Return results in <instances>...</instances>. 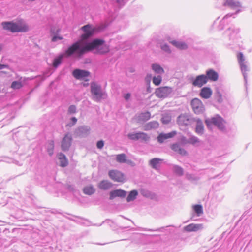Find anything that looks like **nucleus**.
<instances>
[{
    "instance_id": "obj_1",
    "label": "nucleus",
    "mask_w": 252,
    "mask_h": 252,
    "mask_svg": "<svg viewBox=\"0 0 252 252\" xmlns=\"http://www.w3.org/2000/svg\"><path fill=\"white\" fill-rule=\"evenodd\" d=\"M80 30L83 32L80 36L81 39L73 43L65 50L67 57L80 58L86 53L94 50L100 54H104L109 51L108 46L103 39L96 38L91 41H88L97 32L96 28L88 24L82 26Z\"/></svg>"
},
{
    "instance_id": "obj_2",
    "label": "nucleus",
    "mask_w": 252,
    "mask_h": 252,
    "mask_svg": "<svg viewBox=\"0 0 252 252\" xmlns=\"http://www.w3.org/2000/svg\"><path fill=\"white\" fill-rule=\"evenodd\" d=\"M3 29L14 32H25L29 31L28 26L26 24H17L12 21L3 22L1 23Z\"/></svg>"
},
{
    "instance_id": "obj_3",
    "label": "nucleus",
    "mask_w": 252,
    "mask_h": 252,
    "mask_svg": "<svg viewBox=\"0 0 252 252\" xmlns=\"http://www.w3.org/2000/svg\"><path fill=\"white\" fill-rule=\"evenodd\" d=\"M224 123V120L219 115H216L214 117L207 118L205 120V123L207 127L210 130H212L213 126H214L219 130L223 131L225 129Z\"/></svg>"
},
{
    "instance_id": "obj_4",
    "label": "nucleus",
    "mask_w": 252,
    "mask_h": 252,
    "mask_svg": "<svg viewBox=\"0 0 252 252\" xmlns=\"http://www.w3.org/2000/svg\"><path fill=\"white\" fill-rule=\"evenodd\" d=\"M91 92L93 100L96 102H99L107 97L106 92L102 90L100 85L95 82L91 84Z\"/></svg>"
},
{
    "instance_id": "obj_5",
    "label": "nucleus",
    "mask_w": 252,
    "mask_h": 252,
    "mask_svg": "<svg viewBox=\"0 0 252 252\" xmlns=\"http://www.w3.org/2000/svg\"><path fill=\"white\" fill-rule=\"evenodd\" d=\"M177 123L181 130L188 133L189 115L188 114H181L178 116Z\"/></svg>"
},
{
    "instance_id": "obj_6",
    "label": "nucleus",
    "mask_w": 252,
    "mask_h": 252,
    "mask_svg": "<svg viewBox=\"0 0 252 252\" xmlns=\"http://www.w3.org/2000/svg\"><path fill=\"white\" fill-rule=\"evenodd\" d=\"M203 214V206L201 204H195L192 206V213L190 217V221L198 220L197 218L201 217Z\"/></svg>"
},
{
    "instance_id": "obj_7",
    "label": "nucleus",
    "mask_w": 252,
    "mask_h": 252,
    "mask_svg": "<svg viewBox=\"0 0 252 252\" xmlns=\"http://www.w3.org/2000/svg\"><path fill=\"white\" fill-rule=\"evenodd\" d=\"M223 6L232 10H235L236 12L233 14H237L240 11L241 7L240 2L238 0H224Z\"/></svg>"
},
{
    "instance_id": "obj_8",
    "label": "nucleus",
    "mask_w": 252,
    "mask_h": 252,
    "mask_svg": "<svg viewBox=\"0 0 252 252\" xmlns=\"http://www.w3.org/2000/svg\"><path fill=\"white\" fill-rule=\"evenodd\" d=\"M127 137L132 140H140L141 141L146 142L150 140L148 135L143 132L129 133L127 134Z\"/></svg>"
},
{
    "instance_id": "obj_9",
    "label": "nucleus",
    "mask_w": 252,
    "mask_h": 252,
    "mask_svg": "<svg viewBox=\"0 0 252 252\" xmlns=\"http://www.w3.org/2000/svg\"><path fill=\"white\" fill-rule=\"evenodd\" d=\"M173 92L171 87L167 86L157 88L155 91L156 95L159 98H166L168 97Z\"/></svg>"
},
{
    "instance_id": "obj_10",
    "label": "nucleus",
    "mask_w": 252,
    "mask_h": 252,
    "mask_svg": "<svg viewBox=\"0 0 252 252\" xmlns=\"http://www.w3.org/2000/svg\"><path fill=\"white\" fill-rule=\"evenodd\" d=\"M190 105L194 113L196 114H202L204 111V105L200 100L198 98L193 99Z\"/></svg>"
},
{
    "instance_id": "obj_11",
    "label": "nucleus",
    "mask_w": 252,
    "mask_h": 252,
    "mask_svg": "<svg viewBox=\"0 0 252 252\" xmlns=\"http://www.w3.org/2000/svg\"><path fill=\"white\" fill-rule=\"evenodd\" d=\"M204 53V50L200 47L194 45L190 46V56H191L195 60L199 59Z\"/></svg>"
},
{
    "instance_id": "obj_12",
    "label": "nucleus",
    "mask_w": 252,
    "mask_h": 252,
    "mask_svg": "<svg viewBox=\"0 0 252 252\" xmlns=\"http://www.w3.org/2000/svg\"><path fill=\"white\" fill-rule=\"evenodd\" d=\"M109 177L114 181L123 182L125 180L124 175L117 170H111L108 172Z\"/></svg>"
},
{
    "instance_id": "obj_13",
    "label": "nucleus",
    "mask_w": 252,
    "mask_h": 252,
    "mask_svg": "<svg viewBox=\"0 0 252 252\" xmlns=\"http://www.w3.org/2000/svg\"><path fill=\"white\" fill-rule=\"evenodd\" d=\"M90 131V127L89 126H80L75 130L74 134L77 137H85L89 135Z\"/></svg>"
},
{
    "instance_id": "obj_14",
    "label": "nucleus",
    "mask_w": 252,
    "mask_h": 252,
    "mask_svg": "<svg viewBox=\"0 0 252 252\" xmlns=\"http://www.w3.org/2000/svg\"><path fill=\"white\" fill-rule=\"evenodd\" d=\"M72 74L77 79L86 80V78L89 76L90 72L87 70L76 69L73 70Z\"/></svg>"
},
{
    "instance_id": "obj_15",
    "label": "nucleus",
    "mask_w": 252,
    "mask_h": 252,
    "mask_svg": "<svg viewBox=\"0 0 252 252\" xmlns=\"http://www.w3.org/2000/svg\"><path fill=\"white\" fill-rule=\"evenodd\" d=\"M72 138L71 134L67 133L63 138L61 148L63 151H67L69 150L72 142Z\"/></svg>"
},
{
    "instance_id": "obj_16",
    "label": "nucleus",
    "mask_w": 252,
    "mask_h": 252,
    "mask_svg": "<svg viewBox=\"0 0 252 252\" xmlns=\"http://www.w3.org/2000/svg\"><path fill=\"white\" fill-rule=\"evenodd\" d=\"M207 82V78L204 74L198 75L192 81V84L194 86L202 87Z\"/></svg>"
},
{
    "instance_id": "obj_17",
    "label": "nucleus",
    "mask_w": 252,
    "mask_h": 252,
    "mask_svg": "<svg viewBox=\"0 0 252 252\" xmlns=\"http://www.w3.org/2000/svg\"><path fill=\"white\" fill-rule=\"evenodd\" d=\"M176 134L177 132L176 131H172L168 133H161L158 135L157 140L158 143L161 144L163 143L165 140L169 138H173Z\"/></svg>"
},
{
    "instance_id": "obj_18",
    "label": "nucleus",
    "mask_w": 252,
    "mask_h": 252,
    "mask_svg": "<svg viewBox=\"0 0 252 252\" xmlns=\"http://www.w3.org/2000/svg\"><path fill=\"white\" fill-rule=\"evenodd\" d=\"M126 195V191L121 189L112 190L109 193V199L113 200L116 197H125Z\"/></svg>"
},
{
    "instance_id": "obj_19",
    "label": "nucleus",
    "mask_w": 252,
    "mask_h": 252,
    "mask_svg": "<svg viewBox=\"0 0 252 252\" xmlns=\"http://www.w3.org/2000/svg\"><path fill=\"white\" fill-rule=\"evenodd\" d=\"M196 122L195 132L199 135H202L204 132V126L202 120L199 118L194 119Z\"/></svg>"
},
{
    "instance_id": "obj_20",
    "label": "nucleus",
    "mask_w": 252,
    "mask_h": 252,
    "mask_svg": "<svg viewBox=\"0 0 252 252\" xmlns=\"http://www.w3.org/2000/svg\"><path fill=\"white\" fill-rule=\"evenodd\" d=\"M205 76L207 78V81H216L219 78L218 73L213 69H209L206 70Z\"/></svg>"
},
{
    "instance_id": "obj_21",
    "label": "nucleus",
    "mask_w": 252,
    "mask_h": 252,
    "mask_svg": "<svg viewBox=\"0 0 252 252\" xmlns=\"http://www.w3.org/2000/svg\"><path fill=\"white\" fill-rule=\"evenodd\" d=\"M97 187L101 190H106L113 187V184L108 180H103L98 184Z\"/></svg>"
},
{
    "instance_id": "obj_22",
    "label": "nucleus",
    "mask_w": 252,
    "mask_h": 252,
    "mask_svg": "<svg viewBox=\"0 0 252 252\" xmlns=\"http://www.w3.org/2000/svg\"><path fill=\"white\" fill-rule=\"evenodd\" d=\"M168 41L174 46L179 49L184 50L187 49L188 47L187 45L183 41L173 40L170 38L168 39Z\"/></svg>"
},
{
    "instance_id": "obj_23",
    "label": "nucleus",
    "mask_w": 252,
    "mask_h": 252,
    "mask_svg": "<svg viewBox=\"0 0 252 252\" xmlns=\"http://www.w3.org/2000/svg\"><path fill=\"white\" fill-rule=\"evenodd\" d=\"M183 147V144L177 143L172 145L171 149L175 152L181 155H185L187 152Z\"/></svg>"
},
{
    "instance_id": "obj_24",
    "label": "nucleus",
    "mask_w": 252,
    "mask_h": 252,
    "mask_svg": "<svg viewBox=\"0 0 252 252\" xmlns=\"http://www.w3.org/2000/svg\"><path fill=\"white\" fill-rule=\"evenodd\" d=\"M212 94V91L210 88L204 87L201 89L200 95L202 98L208 99L210 97Z\"/></svg>"
},
{
    "instance_id": "obj_25",
    "label": "nucleus",
    "mask_w": 252,
    "mask_h": 252,
    "mask_svg": "<svg viewBox=\"0 0 252 252\" xmlns=\"http://www.w3.org/2000/svg\"><path fill=\"white\" fill-rule=\"evenodd\" d=\"M60 32L59 29L55 30L53 27H51L50 29L51 36L52 37V41L56 42L58 40L63 39V37L59 34Z\"/></svg>"
},
{
    "instance_id": "obj_26",
    "label": "nucleus",
    "mask_w": 252,
    "mask_h": 252,
    "mask_svg": "<svg viewBox=\"0 0 252 252\" xmlns=\"http://www.w3.org/2000/svg\"><path fill=\"white\" fill-rule=\"evenodd\" d=\"M239 32V29L235 28L234 26H232L228 28L226 31L227 34H228L230 39H234L237 34Z\"/></svg>"
},
{
    "instance_id": "obj_27",
    "label": "nucleus",
    "mask_w": 252,
    "mask_h": 252,
    "mask_svg": "<svg viewBox=\"0 0 252 252\" xmlns=\"http://www.w3.org/2000/svg\"><path fill=\"white\" fill-rule=\"evenodd\" d=\"M65 56L66 57H68L65 54V52L64 54H60L59 56L56 57L53 62V66L55 68L58 67L62 63V61L64 58V57Z\"/></svg>"
},
{
    "instance_id": "obj_28",
    "label": "nucleus",
    "mask_w": 252,
    "mask_h": 252,
    "mask_svg": "<svg viewBox=\"0 0 252 252\" xmlns=\"http://www.w3.org/2000/svg\"><path fill=\"white\" fill-rule=\"evenodd\" d=\"M204 229V225L202 223H190V232H200Z\"/></svg>"
},
{
    "instance_id": "obj_29",
    "label": "nucleus",
    "mask_w": 252,
    "mask_h": 252,
    "mask_svg": "<svg viewBox=\"0 0 252 252\" xmlns=\"http://www.w3.org/2000/svg\"><path fill=\"white\" fill-rule=\"evenodd\" d=\"M233 14H228L226 15L223 19L220 21V24L218 27L219 30H222L224 29V26L226 24L228 23L227 19L231 17Z\"/></svg>"
},
{
    "instance_id": "obj_30",
    "label": "nucleus",
    "mask_w": 252,
    "mask_h": 252,
    "mask_svg": "<svg viewBox=\"0 0 252 252\" xmlns=\"http://www.w3.org/2000/svg\"><path fill=\"white\" fill-rule=\"evenodd\" d=\"M58 158L60 161L61 166L64 167L68 165V160L64 154L60 153L58 155Z\"/></svg>"
},
{
    "instance_id": "obj_31",
    "label": "nucleus",
    "mask_w": 252,
    "mask_h": 252,
    "mask_svg": "<svg viewBox=\"0 0 252 252\" xmlns=\"http://www.w3.org/2000/svg\"><path fill=\"white\" fill-rule=\"evenodd\" d=\"M162 160L159 158H153L149 161V165L155 169H157L160 165V162Z\"/></svg>"
},
{
    "instance_id": "obj_32",
    "label": "nucleus",
    "mask_w": 252,
    "mask_h": 252,
    "mask_svg": "<svg viewBox=\"0 0 252 252\" xmlns=\"http://www.w3.org/2000/svg\"><path fill=\"white\" fill-rule=\"evenodd\" d=\"M152 68L156 73L159 75H161L164 72L163 68L159 64L157 63L152 64Z\"/></svg>"
},
{
    "instance_id": "obj_33",
    "label": "nucleus",
    "mask_w": 252,
    "mask_h": 252,
    "mask_svg": "<svg viewBox=\"0 0 252 252\" xmlns=\"http://www.w3.org/2000/svg\"><path fill=\"white\" fill-rule=\"evenodd\" d=\"M241 72L243 74V76L244 77V79L245 82V84L247 83V72H248L249 71V67L246 64V63H241L240 64Z\"/></svg>"
},
{
    "instance_id": "obj_34",
    "label": "nucleus",
    "mask_w": 252,
    "mask_h": 252,
    "mask_svg": "<svg viewBox=\"0 0 252 252\" xmlns=\"http://www.w3.org/2000/svg\"><path fill=\"white\" fill-rule=\"evenodd\" d=\"M138 194V192L137 190L134 189L130 191L126 198L127 202H130L134 200L136 198Z\"/></svg>"
},
{
    "instance_id": "obj_35",
    "label": "nucleus",
    "mask_w": 252,
    "mask_h": 252,
    "mask_svg": "<svg viewBox=\"0 0 252 252\" xmlns=\"http://www.w3.org/2000/svg\"><path fill=\"white\" fill-rule=\"evenodd\" d=\"M159 126L158 123L156 121H151L148 123L145 126V129L147 130L151 129H156Z\"/></svg>"
},
{
    "instance_id": "obj_36",
    "label": "nucleus",
    "mask_w": 252,
    "mask_h": 252,
    "mask_svg": "<svg viewBox=\"0 0 252 252\" xmlns=\"http://www.w3.org/2000/svg\"><path fill=\"white\" fill-rule=\"evenodd\" d=\"M95 189L91 185L85 187L83 189V192L85 194L88 195H91L93 194L95 192Z\"/></svg>"
},
{
    "instance_id": "obj_37",
    "label": "nucleus",
    "mask_w": 252,
    "mask_h": 252,
    "mask_svg": "<svg viewBox=\"0 0 252 252\" xmlns=\"http://www.w3.org/2000/svg\"><path fill=\"white\" fill-rule=\"evenodd\" d=\"M54 142L53 140H50L48 141L47 145V151L48 154L51 156L54 153Z\"/></svg>"
},
{
    "instance_id": "obj_38",
    "label": "nucleus",
    "mask_w": 252,
    "mask_h": 252,
    "mask_svg": "<svg viewBox=\"0 0 252 252\" xmlns=\"http://www.w3.org/2000/svg\"><path fill=\"white\" fill-rule=\"evenodd\" d=\"M150 113L148 111H147L146 112L141 113L140 115L138 116V119L139 121L145 122L150 119Z\"/></svg>"
},
{
    "instance_id": "obj_39",
    "label": "nucleus",
    "mask_w": 252,
    "mask_h": 252,
    "mask_svg": "<svg viewBox=\"0 0 252 252\" xmlns=\"http://www.w3.org/2000/svg\"><path fill=\"white\" fill-rule=\"evenodd\" d=\"M201 144V141L198 138L190 135V144H192L196 146H199Z\"/></svg>"
},
{
    "instance_id": "obj_40",
    "label": "nucleus",
    "mask_w": 252,
    "mask_h": 252,
    "mask_svg": "<svg viewBox=\"0 0 252 252\" xmlns=\"http://www.w3.org/2000/svg\"><path fill=\"white\" fill-rule=\"evenodd\" d=\"M116 160L118 162L124 163L126 162V155L125 154H120L116 156Z\"/></svg>"
},
{
    "instance_id": "obj_41",
    "label": "nucleus",
    "mask_w": 252,
    "mask_h": 252,
    "mask_svg": "<svg viewBox=\"0 0 252 252\" xmlns=\"http://www.w3.org/2000/svg\"><path fill=\"white\" fill-rule=\"evenodd\" d=\"M23 84L21 81H14L11 84V88L13 89H19L22 88Z\"/></svg>"
},
{
    "instance_id": "obj_42",
    "label": "nucleus",
    "mask_w": 252,
    "mask_h": 252,
    "mask_svg": "<svg viewBox=\"0 0 252 252\" xmlns=\"http://www.w3.org/2000/svg\"><path fill=\"white\" fill-rule=\"evenodd\" d=\"M160 48L163 51L168 54H170L171 53V50L169 46L166 43L161 44L160 45Z\"/></svg>"
},
{
    "instance_id": "obj_43",
    "label": "nucleus",
    "mask_w": 252,
    "mask_h": 252,
    "mask_svg": "<svg viewBox=\"0 0 252 252\" xmlns=\"http://www.w3.org/2000/svg\"><path fill=\"white\" fill-rule=\"evenodd\" d=\"M162 81L161 75H158L157 77H154L153 78V83L156 86L159 85Z\"/></svg>"
},
{
    "instance_id": "obj_44",
    "label": "nucleus",
    "mask_w": 252,
    "mask_h": 252,
    "mask_svg": "<svg viewBox=\"0 0 252 252\" xmlns=\"http://www.w3.org/2000/svg\"><path fill=\"white\" fill-rule=\"evenodd\" d=\"M237 59L239 64L246 63L245 62V57L242 52H239L237 54Z\"/></svg>"
},
{
    "instance_id": "obj_45",
    "label": "nucleus",
    "mask_w": 252,
    "mask_h": 252,
    "mask_svg": "<svg viewBox=\"0 0 252 252\" xmlns=\"http://www.w3.org/2000/svg\"><path fill=\"white\" fill-rule=\"evenodd\" d=\"M215 99L219 103H221L223 101L222 94L219 91H217L215 93Z\"/></svg>"
},
{
    "instance_id": "obj_46",
    "label": "nucleus",
    "mask_w": 252,
    "mask_h": 252,
    "mask_svg": "<svg viewBox=\"0 0 252 252\" xmlns=\"http://www.w3.org/2000/svg\"><path fill=\"white\" fill-rule=\"evenodd\" d=\"M174 172L178 175H182L183 174V169L178 166H175L173 167Z\"/></svg>"
},
{
    "instance_id": "obj_47",
    "label": "nucleus",
    "mask_w": 252,
    "mask_h": 252,
    "mask_svg": "<svg viewBox=\"0 0 252 252\" xmlns=\"http://www.w3.org/2000/svg\"><path fill=\"white\" fill-rule=\"evenodd\" d=\"M103 223H107L111 227H113L115 225V222L113 220L110 219H106L104 220L101 224H100L99 226H101Z\"/></svg>"
},
{
    "instance_id": "obj_48",
    "label": "nucleus",
    "mask_w": 252,
    "mask_h": 252,
    "mask_svg": "<svg viewBox=\"0 0 252 252\" xmlns=\"http://www.w3.org/2000/svg\"><path fill=\"white\" fill-rule=\"evenodd\" d=\"M76 107L74 105H70L68 108V113L70 114H73L76 112Z\"/></svg>"
},
{
    "instance_id": "obj_49",
    "label": "nucleus",
    "mask_w": 252,
    "mask_h": 252,
    "mask_svg": "<svg viewBox=\"0 0 252 252\" xmlns=\"http://www.w3.org/2000/svg\"><path fill=\"white\" fill-rule=\"evenodd\" d=\"M190 182L195 183L196 181L199 180V178L198 176H196L190 174Z\"/></svg>"
},
{
    "instance_id": "obj_50",
    "label": "nucleus",
    "mask_w": 252,
    "mask_h": 252,
    "mask_svg": "<svg viewBox=\"0 0 252 252\" xmlns=\"http://www.w3.org/2000/svg\"><path fill=\"white\" fill-rule=\"evenodd\" d=\"M96 146L98 149H101L104 146V142L103 140H99L96 143Z\"/></svg>"
},
{
    "instance_id": "obj_51",
    "label": "nucleus",
    "mask_w": 252,
    "mask_h": 252,
    "mask_svg": "<svg viewBox=\"0 0 252 252\" xmlns=\"http://www.w3.org/2000/svg\"><path fill=\"white\" fill-rule=\"evenodd\" d=\"M161 120L163 124H167L170 122L171 119L168 117H163Z\"/></svg>"
},
{
    "instance_id": "obj_52",
    "label": "nucleus",
    "mask_w": 252,
    "mask_h": 252,
    "mask_svg": "<svg viewBox=\"0 0 252 252\" xmlns=\"http://www.w3.org/2000/svg\"><path fill=\"white\" fill-rule=\"evenodd\" d=\"M71 123H69L68 124V125L69 126H73L74 125H75L77 121V119L76 118L74 117H73L71 118Z\"/></svg>"
},
{
    "instance_id": "obj_53",
    "label": "nucleus",
    "mask_w": 252,
    "mask_h": 252,
    "mask_svg": "<svg viewBox=\"0 0 252 252\" xmlns=\"http://www.w3.org/2000/svg\"><path fill=\"white\" fill-rule=\"evenodd\" d=\"M164 229V227H161L160 228H158L156 230H153V229H143L142 230H145V231H162V230Z\"/></svg>"
},
{
    "instance_id": "obj_54",
    "label": "nucleus",
    "mask_w": 252,
    "mask_h": 252,
    "mask_svg": "<svg viewBox=\"0 0 252 252\" xmlns=\"http://www.w3.org/2000/svg\"><path fill=\"white\" fill-rule=\"evenodd\" d=\"M130 96H131V94L130 93H128L124 95V97L125 100H128L130 98Z\"/></svg>"
},
{
    "instance_id": "obj_55",
    "label": "nucleus",
    "mask_w": 252,
    "mask_h": 252,
    "mask_svg": "<svg viewBox=\"0 0 252 252\" xmlns=\"http://www.w3.org/2000/svg\"><path fill=\"white\" fill-rule=\"evenodd\" d=\"M9 66L7 64H2L0 63V70L4 68H8Z\"/></svg>"
},
{
    "instance_id": "obj_56",
    "label": "nucleus",
    "mask_w": 252,
    "mask_h": 252,
    "mask_svg": "<svg viewBox=\"0 0 252 252\" xmlns=\"http://www.w3.org/2000/svg\"><path fill=\"white\" fill-rule=\"evenodd\" d=\"M125 0H116V2L120 5H123L124 4V1Z\"/></svg>"
},
{
    "instance_id": "obj_57",
    "label": "nucleus",
    "mask_w": 252,
    "mask_h": 252,
    "mask_svg": "<svg viewBox=\"0 0 252 252\" xmlns=\"http://www.w3.org/2000/svg\"><path fill=\"white\" fill-rule=\"evenodd\" d=\"M184 232H189V225H186L183 228Z\"/></svg>"
},
{
    "instance_id": "obj_58",
    "label": "nucleus",
    "mask_w": 252,
    "mask_h": 252,
    "mask_svg": "<svg viewBox=\"0 0 252 252\" xmlns=\"http://www.w3.org/2000/svg\"><path fill=\"white\" fill-rule=\"evenodd\" d=\"M120 216L122 217V218H124V219H126V220H129V221H131L132 223H133V221H132V220H130V219H128V218H126V217H124V216H123V215H120Z\"/></svg>"
},
{
    "instance_id": "obj_59",
    "label": "nucleus",
    "mask_w": 252,
    "mask_h": 252,
    "mask_svg": "<svg viewBox=\"0 0 252 252\" xmlns=\"http://www.w3.org/2000/svg\"><path fill=\"white\" fill-rule=\"evenodd\" d=\"M148 85H149V87L147 88V91L150 92H151V90H150L151 88L150 87V82H148Z\"/></svg>"
},
{
    "instance_id": "obj_60",
    "label": "nucleus",
    "mask_w": 252,
    "mask_h": 252,
    "mask_svg": "<svg viewBox=\"0 0 252 252\" xmlns=\"http://www.w3.org/2000/svg\"><path fill=\"white\" fill-rule=\"evenodd\" d=\"M129 227V226L120 227V228L121 229H126V228H128Z\"/></svg>"
},
{
    "instance_id": "obj_61",
    "label": "nucleus",
    "mask_w": 252,
    "mask_h": 252,
    "mask_svg": "<svg viewBox=\"0 0 252 252\" xmlns=\"http://www.w3.org/2000/svg\"><path fill=\"white\" fill-rule=\"evenodd\" d=\"M15 163L16 164H17V165H18L19 166H21V165H22V164H19V162H18V161H16L15 162Z\"/></svg>"
},
{
    "instance_id": "obj_62",
    "label": "nucleus",
    "mask_w": 252,
    "mask_h": 252,
    "mask_svg": "<svg viewBox=\"0 0 252 252\" xmlns=\"http://www.w3.org/2000/svg\"><path fill=\"white\" fill-rule=\"evenodd\" d=\"M134 71V70L133 68H131L130 69V72H133Z\"/></svg>"
},
{
    "instance_id": "obj_63",
    "label": "nucleus",
    "mask_w": 252,
    "mask_h": 252,
    "mask_svg": "<svg viewBox=\"0 0 252 252\" xmlns=\"http://www.w3.org/2000/svg\"><path fill=\"white\" fill-rule=\"evenodd\" d=\"M142 194L143 196H147V194L146 193H145L144 192H142Z\"/></svg>"
},
{
    "instance_id": "obj_64",
    "label": "nucleus",
    "mask_w": 252,
    "mask_h": 252,
    "mask_svg": "<svg viewBox=\"0 0 252 252\" xmlns=\"http://www.w3.org/2000/svg\"><path fill=\"white\" fill-rule=\"evenodd\" d=\"M29 1H35V0H28Z\"/></svg>"
}]
</instances>
